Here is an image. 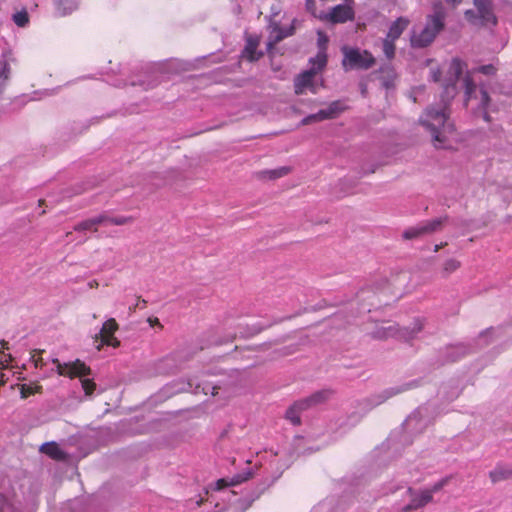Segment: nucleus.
<instances>
[{
    "mask_svg": "<svg viewBox=\"0 0 512 512\" xmlns=\"http://www.w3.org/2000/svg\"><path fill=\"white\" fill-rule=\"evenodd\" d=\"M466 63L454 58L449 66V79L444 86L441 101L437 107L431 106L420 117V123L431 133L436 148H444L446 134L452 131L447 123L449 117L448 105L457 94L456 84L466 69Z\"/></svg>",
    "mask_w": 512,
    "mask_h": 512,
    "instance_id": "nucleus-1",
    "label": "nucleus"
},
{
    "mask_svg": "<svg viewBox=\"0 0 512 512\" xmlns=\"http://www.w3.org/2000/svg\"><path fill=\"white\" fill-rule=\"evenodd\" d=\"M420 410L411 414L405 421L404 426L399 429L393 431L387 440L381 444L375 450V455L378 457L379 462H386L390 459H393L397 455L400 454L401 450L405 445L411 443V440L408 438L406 432L413 430L414 428L419 426V429H423L424 423H422L420 419Z\"/></svg>",
    "mask_w": 512,
    "mask_h": 512,
    "instance_id": "nucleus-2",
    "label": "nucleus"
},
{
    "mask_svg": "<svg viewBox=\"0 0 512 512\" xmlns=\"http://www.w3.org/2000/svg\"><path fill=\"white\" fill-rule=\"evenodd\" d=\"M446 12L443 4L437 2L433 6V12L426 17V22L422 28H414L411 35V45L415 48H424L429 46L440 31L444 28Z\"/></svg>",
    "mask_w": 512,
    "mask_h": 512,
    "instance_id": "nucleus-3",
    "label": "nucleus"
},
{
    "mask_svg": "<svg viewBox=\"0 0 512 512\" xmlns=\"http://www.w3.org/2000/svg\"><path fill=\"white\" fill-rule=\"evenodd\" d=\"M52 362L56 365L58 375L69 377L70 379L79 378L85 395H93L97 386L93 379L86 378V376L92 374V370L88 365L79 359L61 363L59 359L54 358Z\"/></svg>",
    "mask_w": 512,
    "mask_h": 512,
    "instance_id": "nucleus-4",
    "label": "nucleus"
},
{
    "mask_svg": "<svg viewBox=\"0 0 512 512\" xmlns=\"http://www.w3.org/2000/svg\"><path fill=\"white\" fill-rule=\"evenodd\" d=\"M342 66L345 71L349 70H367L375 64L374 56L367 50L343 46Z\"/></svg>",
    "mask_w": 512,
    "mask_h": 512,
    "instance_id": "nucleus-5",
    "label": "nucleus"
},
{
    "mask_svg": "<svg viewBox=\"0 0 512 512\" xmlns=\"http://www.w3.org/2000/svg\"><path fill=\"white\" fill-rule=\"evenodd\" d=\"M320 403V393L316 392L304 399L295 401L285 412V419L292 425H301V415L318 407Z\"/></svg>",
    "mask_w": 512,
    "mask_h": 512,
    "instance_id": "nucleus-6",
    "label": "nucleus"
},
{
    "mask_svg": "<svg viewBox=\"0 0 512 512\" xmlns=\"http://www.w3.org/2000/svg\"><path fill=\"white\" fill-rule=\"evenodd\" d=\"M417 382L416 381H410L402 385H397L393 387H389L387 389H384L382 392L372 395L370 398H367L364 400V413L369 411L370 409L384 403L391 397L398 395L400 393H403L405 391H408L414 387H416Z\"/></svg>",
    "mask_w": 512,
    "mask_h": 512,
    "instance_id": "nucleus-7",
    "label": "nucleus"
},
{
    "mask_svg": "<svg viewBox=\"0 0 512 512\" xmlns=\"http://www.w3.org/2000/svg\"><path fill=\"white\" fill-rule=\"evenodd\" d=\"M118 329L119 325L114 318H109L106 320L103 323L99 333L94 337L96 342L100 340V343L96 346V349L100 351L104 346L118 348L120 346V341L114 336Z\"/></svg>",
    "mask_w": 512,
    "mask_h": 512,
    "instance_id": "nucleus-8",
    "label": "nucleus"
},
{
    "mask_svg": "<svg viewBox=\"0 0 512 512\" xmlns=\"http://www.w3.org/2000/svg\"><path fill=\"white\" fill-rule=\"evenodd\" d=\"M496 72L495 67L492 64L479 66L471 71H467L463 77V85L465 89V103L468 105L473 99L477 97V87L473 80L474 73H482L485 75H492Z\"/></svg>",
    "mask_w": 512,
    "mask_h": 512,
    "instance_id": "nucleus-9",
    "label": "nucleus"
},
{
    "mask_svg": "<svg viewBox=\"0 0 512 512\" xmlns=\"http://www.w3.org/2000/svg\"><path fill=\"white\" fill-rule=\"evenodd\" d=\"M405 497L408 499V503L400 508L401 512H411L421 509L432 502L430 492L424 491L423 489L415 490L409 487L405 491Z\"/></svg>",
    "mask_w": 512,
    "mask_h": 512,
    "instance_id": "nucleus-10",
    "label": "nucleus"
},
{
    "mask_svg": "<svg viewBox=\"0 0 512 512\" xmlns=\"http://www.w3.org/2000/svg\"><path fill=\"white\" fill-rule=\"evenodd\" d=\"M421 330V326L413 328V330L409 331L407 328H399L398 326L389 324L382 325L374 332V337L384 339L388 337H399L405 340L410 339L413 335Z\"/></svg>",
    "mask_w": 512,
    "mask_h": 512,
    "instance_id": "nucleus-11",
    "label": "nucleus"
},
{
    "mask_svg": "<svg viewBox=\"0 0 512 512\" xmlns=\"http://www.w3.org/2000/svg\"><path fill=\"white\" fill-rule=\"evenodd\" d=\"M269 40L267 43L268 53H272V49L283 39L293 35L294 25L291 24L289 27H281L277 22H271L269 25Z\"/></svg>",
    "mask_w": 512,
    "mask_h": 512,
    "instance_id": "nucleus-12",
    "label": "nucleus"
},
{
    "mask_svg": "<svg viewBox=\"0 0 512 512\" xmlns=\"http://www.w3.org/2000/svg\"><path fill=\"white\" fill-rule=\"evenodd\" d=\"M354 9L347 4H338L334 6L322 19L325 18L331 23H346L354 19Z\"/></svg>",
    "mask_w": 512,
    "mask_h": 512,
    "instance_id": "nucleus-13",
    "label": "nucleus"
},
{
    "mask_svg": "<svg viewBox=\"0 0 512 512\" xmlns=\"http://www.w3.org/2000/svg\"><path fill=\"white\" fill-rule=\"evenodd\" d=\"M474 5L482 25H496L497 18L493 12L492 0H474Z\"/></svg>",
    "mask_w": 512,
    "mask_h": 512,
    "instance_id": "nucleus-14",
    "label": "nucleus"
},
{
    "mask_svg": "<svg viewBox=\"0 0 512 512\" xmlns=\"http://www.w3.org/2000/svg\"><path fill=\"white\" fill-rule=\"evenodd\" d=\"M260 44V37L256 34L246 35V44L242 51V57L250 62L259 60L262 56V52H258L257 48Z\"/></svg>",
    "mask_w": 512,
    "mask_h": 512,
    "instance_id": "nucleus-15",
    "label": "nucleus"
},
{
    "mask_svg": "<svg viewBox=\"0 0 512 512\" xmlns=\"http://www.w3.org/2000/svg\"><path fill=\"white\" fill-rule=\"evenodd\" d=\"M316 75V69L312 68L299 74L294 80V90L296 94H303L308 89L313 88V79Z\"/></svg>",
    "mask_w": 512,
    "mask_h": 512,
    "instance_id": "nucleus-16",
    "label": "nucleus"
},
{
    "mask_svg": "<svg viewBox=\"0 0 512 512\" xmlns=\"http://www.w3.org/2000/svg\"><path fill=\"white\" fill-rule=\"evenodd\" d=\"M512 476V464H498L489 472L493 483L504 481Z\"/></svg>",
    "mask_w": 512,
    "mask_h": 512,
    "instance_id": "nucleus-17",
    "label": "nucleus"
},
{
    "mask_svg": "<svg viewBox=\"0 0 512 512\" xmlns=\"http://www.w3.org/2000/svg\"><path fill=\"white\" fill-rule=\"evenodd\" d=\"M55 5V13L59 17L71 14L78 7L77 0H53Z\"/></svg>",
    "mask_w": 512,
    "mask_h": 512,
    "instance_id": "nucleus-18",
    "label": "nucleus"
},
{
    "mask_svg": "<svg viewBox=\"0 0 512 512\" xmlns=\"http://www.w3.org/2000/svg\"><path fill=\"white\" fill-rule=\"evenodd\" d=\"M409 25V20L404 17L397 18L390 26L386 39L396 41Z\"/></svg>",
    "mask_w": 512,
    "mask_h": 512,
    "instance_id": "nucleus-19",
    "label": "nucleus"
},
{
    "mask_svg": "<svg viewBox=\"0 0 512 512\" xmlns=\"http://www.w3.org/2000/svg\"><path fill=\"white\" fill-rule=\"evenodd\" d=\"M40 451L54 460H64L66 454L55 442L45 443L41 446Z\"/></svg>",
    "mask_w": 512,
    "mask_h": 512,
    "instance_id": "nucleus-20",
    "label": "nucleus"
},
{
    "mask_svg": "<svg viewBox=\"0 0 512 512\" xmlns=\"http://www.w3.org/2000/svg\"><path fill=\"white\" fill-rule=\"evenodd\" d=\"M447 219L448 218L445 216V217H439V218L432 219V220L423 221V222H421L423 225L422 229H424L426 235L433 234L442 229V227L446 223Z\"/></svg>",
    "mask_w": 512,
    "mask_h": 512,
    "instance_id": "nucleus-21",
    "label": "nucleus"
},
{
    "mask_svg": "<svg viewBox=\"0 0 512 512\" xmlns=\"http://www.w3.org/2000/svg\"><path fill=\"white\" fill-rule=\"evenodd\" d=\"M101 224H103V218L97 216L78 223L77 225L74 226V230L78 232L87 230L97 232L98 226Z\"/></svg>",
    "mask_w": 512,
    "mask_h": 512,
    "instance_id": "nucleus-22",
    "label": "nucleus"
},
{
    "mask_svg": "<svg viewBox=\"0 0 512 512\" xmlns=\"http://www.w3.org/2000/svg\"><path fill=\"white\" fill-rule=\"evenodd\" d=\"M100 218H103V224H111L116 226H122L130 224L134 221L132 216H108L106 214L99 215Z\"/></svg>",
    "mask_w": 512,
    "mask_h": 512,
    "instance_id": "nucleus-23",
    "label": "nucleus"
},
{
    "mask_svg": "<svg viewBox=\"0 0 512 512\" xmlns=\"http://www.w3.org/2000/svg\"><path fill=\"white\" fill-rule=\"evenodd\" d=\"M250 477H251V474L248 473L247 476L237 475V476L233 477L230 481H228V480H226L224 478L218 479L217 482H216L215 489L216 490H222V489H224L226 487H229V486L238 485V484L248 480Z\"/></svg>",
    "mask_w": 512,
    "mask_h": 512,
    "instance_id": "nucleus-24",
    "label": "nucleus"
},
{
    "mask_svg": "<svg viewBox=\"0 0 512 512\" xmlns=\"http://www.w3.org/2000/svg\"><path fill=\"white\" fill-rule=\"evenodd\" d=\"M11 74V67L10 64L7 61H2L0 63V95L3 93L7 81L10 78Z\"/></svg>",
    "mask_w": 512,
    "mask_h": 512,
    "instance_id": "nucleus-25",
    "label": "nucleus"
},
{
    "mask_svg": "<svg viewBox=\"0 0 512 512\" xmlns=\"http://www.w3.org/2000/svg\"><path fill=\"white\" fill-rule=\"evenodd\" d=\"M42 392V386L38 383H24L20 385L21 398L26 399L31 395Z\"/></svg>",
    "mask_w": 512,
    "mask_h": 512,
    "instance_id": "nucleus-26",
    "label": "nucleus"
},
{
    "mask_svg": "<svg viewBox=\"0 0 512 512\" xmlns=\"http://www.w3.org/2000/svg\"><path fill=\"white\" fill-rule=\"evenodd\" d=\"M489 101H490V98H489L487 91L483 87H481L479 90V100H478L477 105L479 108H481L483 110L482 116L486 122L490 121V117L486 111Z\"/></svg>",
    "mask_w": 512,
    "mask_h": 512,
    "instance_id": "nucleus-27",
    "label": "nucleus"
},
{
    "mask_svg": "<svg viewBox=\"0 0 512 512\" xmlns=\"http://www.w3.org/2000/svg\"><path fill=\"white\" fill-rule=\"evenodd\" d=\"M422 228H423V225L421 222L415 226L407 228L403 232V238H405L407 240H412V239H417V238H421V237L425 236L426 235L425 231Z\"/></svg>",
    "mask_w": 512,
    "mask_h": 512,
    "instance_id": "nucleus-28",
    "label": "nucleus"
},
{
    "mask_svg": "<svg viewBox=\"0 0 512 512\" xmlns=\"http://www.w3.org/2000/svg\"><path fill=\"white\" fill-rule=\"evenodd\" d=\"M343 109H344V105L341 102H339V101L333 102L329 105V107L327 109L322 108V112H321L322 119L333 118Z\"/></svg>",
    "mask_w": 512,
    "mask_h": 512,
    "instance_id": "nucleus-29",
    "label": "nucleus"
},
{
    "mask_svg": "<svg viewBox=\"0 0 512 512\" xmlns=\"http://www.w3.org/2000/svg\"><path fill=\"white\" fill-rule=\"evenodd\" d=\"M290 172V168L288 167H280L274 170H267L261 172L263 177L268 179H277L286 176Z\"/></svg>",
    "mask_w": 512,
    "mask_h": 512,
    "instance_id": "nucleus-30",
    "label": "nucleus"
},
{
    "mask_svg": "<svg viewBox=\"0 0 512 512\" xmlns=\"http://www.w3.org/2000/svg\"><path fill=\"white\" fill-rule=\"evenodd\" d=\"M290 172V168L288 167H280L274 170H267L261 172L263 177L268 179H277L286 176Z\"/></svg>",
    "mask_w": 512,
    "mask_h": 512,
    "instance_id": "nucleus-31",
    "label": "nucleus"
},
{
    "mask_svg": "<svg viewBox=\"0 0 512 512\" xmlns=\"http://www.w3.org/2000/svg\"><path fill=\"white\" fill-rule=\"evenodd\" d=\"M8 349H9L8 343L5 341H2L1 347H0V370H3L4 368H6L12 361V356L10 354L5 353V351H4V350H8Z\"/></svg>",
    "mask_w": 512,
    "mask_h": 512,
    "instance_id": "nucleus-32",
    "label": "nucleus"
},
{
    "mask_svg": "<svg viewBox=\"0 0 512 512\" xmlns=\"http://www.w3.org/2000/svg\"><path fill=\"white\" fill-rule=\"evenodd\" d=\"M451 480V476H446L439 480L438 482L434 483L431 487L423 489L424 491L430 492L431 497L433 498V494L440 491L442 488H444L449 481Z\"/></svg>",
    "mask_w": 512,
    "mask_h": 512,
    "instance_id": "nucleus-33",
    "label": "nucleus"
},
{
    "mask_svg": "<svg viewBox=\"0 0 512 512\" xmlns=\"http://www.w3.org/2000/svg\"><path fill=\"white\" fill-rule=\"evenodd\" d=\"M14 23L19 27H25L29 22V15L27 11L22 10L13 15Z\"/></svg>",
    "mask_w": 512,
    "mask_h": 512,
    "instance_id": "nucleus-34",
    "label": "nucleus"
},
{
    "mask_svg": "<svg viewBox=\"0 0 512 512\" xmlns=\"http://www.w3.org/2000/svg\"><path fill=\"white\" fill-rule=\"evenodd\" d=\"M383 52L388 59H392L395 55V41L385 38L383 40Z\"/></svg>",
    "mask_w": 512,
    "mask_h": 512,
    "instance_id": "nucleus-35",
    "label": "nucleus"
},
{
    "mask_svg": "<svg viewBox=\"0 0 512 512\" xmlns=\"http://www.w3.org/2000/svg\"><path fill=\"white\" fill-rule=\"evenodd\" d=\"M460 267V262L455 259H448L443 264V272L449 275Z\"/></svg>",
    "mask_w": 512,
    "mask_h": 512,
    "instance_id": "nucleus-36",
    "label": "nucleus"
},
{
    "mask_svg": "<svg viewBox=\"0 0 512 512\" xmlns=\"http://www.w3.org/2000/svg\"><path fill=\"white\" fill-rule=\"evenodd\" d=\"M42 352V350H34L32 352L31 359L36 368H42L45 365L43 358L41 356Z\"/></svg>",
    "mask_w": 512,
    "mask_h": 512,
    "instance_id": "nucleus-37",
    "label": "nucleus"
},
{
    "mask_svg": "<svg viewBox=\"0 0 512 512\" xmlns=\"http://www.w3.org/2000/svg\"><path fill=\"white\" fill-rule=\"evenodd\" d=\"M12 510L11 503L3 495H0V512H12Z\"/></svg>",
    "mask_w": 512,
    "mask_h": 512,
    "instance_id": "nucleus-38",
    "label": "nucleus"
},
{
    "mask_svg": "<svg viewBox=\"0 0 512 512\" xmlns=\"http://www.w3.org/2000/svg\"><path fill=\"white\" fill-rule=\"evenodd\" d=\"M146 306H147V301L145 299H142L141 297H138L137 303L134 306H131L129 308V311L131 313H134L136 311V309H138V308L144 309V308H146Z\"/></svg>",
    "mask_w": 512,
    "mask_h": 512,
    "instance_id": "nucleus-39",
    "label": "nucleus"
},
{
    "mask_svg": "<svg viewBox=\"0 0 512 512\" xmlns=\"http://www.w3.org/2000/svg\"><path fill=\"white\" fill-rule=\"evenodd\" d=\"M319 114L320 113H315V114H312V115H309L307 117H305L302 121H301V124L302 125H307V124H310L312 122H316L318 119H319Z\"/></svg>",
    "mask_w": 512,
    "mask_h": 512,
    "instance_id": "nucleus-40",
    "label": "nucleus"
},
{
    "mask_svg": "<svg viewBox=\"0 0 512 512\" xmlns=\"http://www.w3.org/2000/svg\"><path fill=\"white\" fill-rule=\"evenodd\" d=\"M218 389L219 387L217 386H210V385H207L206 387H203V392L207 395L208 393H210L211 395L215 396L218 394Z\"/></svg>",
    "mask_w": 512,
    "mask_h": 512,
    "instance_id": "nucleus-41",
    "label": "nucleus"
},
{
    "mask_svg": "<svg viewBox=\"0 0 512 512\" xmlns=\"http://www.w3.org/2000/svg\"><path fill=\"white\" fill-rule=\"evenodd\" d=\"M360 417H361L360 415L349 417L347 422H341L339 424V426H345V425L351 426V425H354V424H356L359 421Z\"/></svg>",
    "mask_w": 512,
    "mask_h": 512,
    "instance_id": "nucleus-42",
    "label": "nucleus"
},
{
    "mask_svg": "<svg viewBox=\"0 0 512 512\" xmlns=\"http://www.w3.org/2000/svg\"><path fill=\"white\" fill-rule=\"evenodd\" d=\"M306 8L312 15L316 16V7L314 0H306Z\"/></svg>",
    "mask_w": 512,
    "mask_h": 512,
    "instance_id": "nucleus-43",
    "label": "nucleus"
},
{
    "mask_svg": "<svg viewBox=\"0 0 512 512\" xmlns=\"http://www.w3.org/2000/svg\"><path fill=\"white\" fill-rule=\"evenodd\" d=\"M369 294V291L368 290H361L357 297L360 301H365L366 299H370L371 297L368 295Z\"/></svg>",
    "mask_w": 512,
    "mask_h": 512,
    "instance_id": "nucleus-44",
    "label": "nucleus"
},
{
    "mask_svg": "<svg viewBox=\"0 0 512 512\" xmlns=\"http://www.w3.org/2000/svg\"><path fill=\"white\" fill-rule=\"evenodd\" d=\"M441 76V72L439 70H431V78L433 81H439Z\"/></svg>",
    "mask_w": 512,
    "mask_h": 512,
    "instance_id": "nucleus-45",
    "label": "nucleus"
},
{
    "mask_svg": "<svg viewBox=\"0 0 512 512\" xmlns=\"http://www.w3.org/2000/svg\"><path fill=\"white\" fill-rule=\"evenodd\" d=\"M7 381L8 377L6 376V374L4 372H0V387L5 385Z\"/></svg>",
    "mask_w": 512,
    "mask_h": 512,
    "instance_id": "nucleus-46",
    "label": "nucleus"
},
{
    "mask_svg": "<svg viewBox=\"0 0 512 512\" xmlns=\"http://www.w3.org/2000/svg\"><path fill=\"white\" fill-rule=\"evenodd\" d=\"M88 287L91 289H96L99 287V282L97 280H91L88 282Z\"/></svg>",
    "mask_w": 512,
    "mask_h": 512,
    "instance_id": "nucleus-47",
    "label": "nucleus"
},
{
    "mask_svg": "<svg viewBox=\"0 0 512 512\" xmlns=\"http://www.w3.org/2000/svg\"><path fill=\"white\" fill-rule=\"evenodd\" d=\"M374 306L373 302L368 303L367 305H362V311L364 312H370L371 308Z\"/></svg>",
    "mask_w": 512,
    "mask_h": 512,
    "instance_id": "nucleus-48",
    "label": "nucleus"
},
{
    "mask_svg": "<svg viewBox=\"0 0 512 512\" xmlns=\"http://www.w3.org/2000/svg\"><path fill=\"white\" fill-rule=\"evenodd\" d=\"M465 15H466V18H467V19H469V20H471V21H472V18L474 17V11H472V10H467V11L465 12Z\"/></svg>",
    "mask_w": 512,
    "mask_h": 512,
    "instance_id": "nucleus-49",
    "label": "nucleus"
},
{
    "mask_svg": "<svg viewBox=\"0 0 512 512\" xmlns=\"http://www.w3.org/2000/svg\"><path fill=\"white\" fill-rule=\"evenodd\" d=\"M148 321H149V323H150L151 325H154V324H156V325H160V322H159V319H158V318H153V319H152V318H149V319H148Z\"/></svg>",
    "mask_w": 512,
    "mask_h": 512,
    "instance_id": "nucleus-50",
    "label": "nucleus"
},
{
    "mask_svg": "<svg viewBox=\"0 0 512 512\" xmlns=\"http://www.w3.org/2000/svg\"><path fill=\"white\" fill-rule=\"evenodd\" d=\"M487 336H488V333H483V334H481V335H480L479 340H480V341H485V340H486V338H487Z\"/></svg>",
    "mask_w": 512,
    "mask_h": 512,
    "instance_id": "nucleus-51",
    "label": "nucleus"
},
{
    "mask_svg": "<svg viewBox=\"0 0 512 512\" xmlns=\"http://www.w3.org/2000/svg\"><path fill=\"white\" fill-rule=\"evenodd\" d=\"M318 62V65H320V54H317L315 57V64Z\"/></svg>",
    "mask_w": 512,
    "mask_h": 512,
    "instance_id": "nucleus-52",
    "label": "nucleus"
},
{
    "mask_svg": "<svg viewBox=\"0 0 512 512\" xmlns=\"http://www.w3.org/2000/svg\"><path fill=\"white\" fill-rule=\"evenodd\" d=\"M321 40H322V45L327 42V37L325 35L322 34V37H321Z\"/></svg>",
    "mask_w": 512,
    "mask_h": 512,
    "instance_id": "nucleus-53",
    "label": "nucleus"
},
{
    "mask_svg": "<svg viewBox=\"0 0 512 512\" xmlns=\"http://www.w3.org/2000/svg\"><path fill=\"white\" fill-rule=\"evenodd\" d=\"M325 63H326V59H325V57L322 55V62H321L322 68L324 67Z\"/></svg>",
    "mask_w": 512,
    "mask_h": 512,
    "instance_id": "nucleus-54",
    "label": "nucleus"
},
{
    "mask_svg": "<svg viewBox=\"0 0 512 512\" xmlns=\"http://www.w3.org/2000/svg\"><path fill=\"white\" fill-rule=\"evenodd\" d=\"M317 35H318L317 43L320 44V30H317Z\"/></svg>",
    "mask_w": 512,
    "mask_h": 512,
    "instance_id": "nucleus-55",
    "label": "nucleus"
},
{
    "mask_svg": "<svg viewBox=\"0 0 512 512\" xmlns=\"http://www.w3.org/2000/svg\"><path fill=\"white\" fill-rule=\"evenodd\" d=\"M38 203H39V206H42V205H44V203H45V200H43V199H40V200L38 201Z\"/></svg>",
    "mask_w": 512,
    "mask_h": 512,
    "instance_id": "nucleus-56",
    "label": "nucleus"
},
{
    "mask_svg": "<svg viewBox=\"0 0 512 512\" xmlns=\"http://www.w3.org/2000/svg\"><path fill=\"white\" fill-rule=\"evenodd\" d=\"M460 0H447V2H451L453 4L458 3Z\"/></svg>",
    "mask_w": 512,
    "mask_h": 512,
    "instance_id": "nucleus-57",
    "label": "nucleus"
},
{
    "mask_svg": "<svg viewBox=\"0 0 512 512\" xmlns=\"http://www.w3.org/2000/svg\"><path fill=\"white\" fill-rule=\"evenodd\" d=\"M324 396H325V391L322 389V394H321L322 400L324 399Z\"/></svg>",
    "mask_w": 512,
    "mask_h": 512,
    "instance_id": "nucleus-58",
    "label": "nucleus"
},
{
    "mask_svg": "<svg viewBox=\"0 0 512 512\" xmlns=\"http://www.w3.org/2000/svg\"><path fill=\"white\" fill-rule=\"evenodd\" d=\"M202 503H203V500L201 499V500H199V502L197 504H198V506H200Z\"/></svg>",
    "mask_w": 512,
    "mask_h": 512,
    "instance_id": "nucleus-59",
    "label": "nucleus"
}]
</instances>
